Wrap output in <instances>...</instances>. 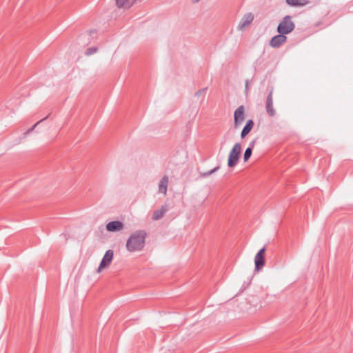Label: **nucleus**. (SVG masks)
<instances>
[{
	"instance_id": "nucleus-16",
	"label": "nucleus",
	"mask_w": 353,
	"mask_h": 353,
	"mask_svg": "<svg viewBox=\"0 0 353 353\" xmlns=\"http://www.w3.org/2000/svg\"><path fill=\"white\" fill-rule=\"evenodd\" d=\"M128 1L129 0H116V3L119 8H124L126 6L129 8L131 6L128 5Z\"/></svg>"
},
{
	"instance_id": "nucleus-19",
	"label": "nucleus",
	"mask_w": 353,
	"mask_h": 353,
	"mask_svg": "<svg viewBox=\"0 0 353 353\" xmlns=\"http://www.w3.org/2000/svg\"><path fill=\"white\" fill-rule=\"evenodd\" d=\"M97 50V48H96V47L89 48L87 49V50L85 52V54L86 55H91L93 53L96 52Z\"/></svg>"
},
{
	"instance_id": "nucleus-2",
	"label": "nucleus",
	"mask_w": 353,
	"mask_h": 353,
	"mask_svg": "<svg viewBox=\"0 0 353 353\" xmlns=\"http://www.w3.org/2000/svg\"><path fill=\"white\" fill-rule=\"evenodd\" d=\"M295 28L294 22L292 21V17L290 15L285 16L280 21L277 26V32L279 34H286L292 32Z\"/></svg>"
},
{
	"instance_id": "nucleus-18",
	"label": "nucleus",
	"mask_w": 353,
	"mask_h": 353,
	"mask_svg": "<svg viewBox=\"0 0 353 353\" xmlns=\"http://www.w3.org/2000/svg\"><path fill=\"white\" fill-rule=\"evenodd\" d=\"M48 116H47L46 118L43 119H41L40 121H39L38 122H37L35 124H34L30 128H29L26 132V134H29L30 133L34 128L35 127L41 122H42L43 120H45Z\"/></svg>"
},
{
	"instance_id": "nucleus-13",
	"label": "nucleus",
	"mask_w": 353,
	"mask_h": 353,
	"mask_svg": "<svg viewBox=\"0 0 353 353\" xmlns=\"http://www.w3.org/2000/svg\"><path fill=\"white\" fill-rule=\"evenodd\" d=\"M253 126H254V121L252 119L248 120L245 126L243 127V128L241 131V137L242 139L245 137L250 133V132L252 130Z\"/></svg>"
},
{
	"instance_id": "nucleus-11",
	"label": "nucleus",
	"mask_w": 353,
	"mask_h": 353,
	"mask_svg": "<svg viewBox=\"0 0 353 353\" xmlns=\"http://www.w3.org/2000/svg\"><path fill=\"white\" fill-rule=\"evenodd\" d=\"M168 185V177L163 176L159 183V192L166 195Z\"/></svg>"
},
{
	"instance_id": "nucleus-12",
	"label": "nucleus",
	"mask_w": 353,
	"mask_h": 353,
	"mask_svg": "<svg viewBox=\"0 0 353 353\" xmlns=\"http://www.w3.org/2000/svg\"><path fill=\"white\" fill-rule=\"evenodd\" d=\"M168 210V208L166 205H162L160 209L154 211L152 214V219L157 221L162 219Z\"/></svg>"
},
{
	"instance_id": "nucleus-21",
	"label": "nucleus",
	"mask_w": 353,
	"mask_h": 353,
	"mask_svg": "<svg viewBox=\"0 0 353 353\" xmlns=\"http://www.w3.org/2000/svg\"><path fill=\"white\" fill-rule=\"evenodd\" d=\"M249 85H250L249 80H246L245 81V90H246V91H248L249 90V88H250Z\"/></svg>"
},
{
	"instance_id": "nucleus-20",
	"label": "nucleus",
	"mask_w": 353,
	"mask_h": 353,
	"mask_svg": "<svg viewBox=\"0 0 353 353\" xmlns=\"http://www.w3.org/2000/svg\"><path fill=\"white\" fill-rule=\"evenodd\" d=\"M208 90V88H202L199 90H198L196 93H195V96L199 97H200L203 92H204L205 91H206Z\"/></svg>"
},
{
	"instance_id": "nucleus-1",
	"label": "nucleus",
	"mask_w": 353,
	"mask_h": 353,
	"mask_svg": "<svg viewBox=\"0 0 353 353\" xmlns=\"http://www.w3.org/2000/svg\"><path fill=\"white\" fill-rule=\"evenodd\" d=\"M146 232L138 230L131 234L126 242V248L129 252L141 251L145 246Z\"/></svg>"
},
{
	"instance_id": "nucleus-17",
	"label": "nucleus",
	"mask_w": 353,
	"mask_h": 353,
	"mask_svg": "<svg viewBox=\"0 0 353 353\" xmlns=\"http://www.w3.org/2000/svg\"><path fill=\"white\" fill-rule=\"evenodd\" d=\"M252 153V150L251 148H247L244 154H243V160L244 161H247L251 157Z\"/></svg>"
},
{
	"instance_id": "nucleus-9",
	"label": "nucleus",
	"mask_w": 353,
	"mask_h": 353,
	"mask_svg": "<svg viewBox=\"0 0 353 353\" xmlns=\"http://www.w3.org/2000/svg\"><path fill=\"white\" fill-rule=\"evenodd\" d=\"M106 230L108 232H117L123 229V223L120 221H112L106 224Z\"/></svg>"
},
{
	"instance_id": "nucleus-24",
	"label": "nucleus",
	"mask_w": 353,
	"mask_h": 353,
	"mask_svg": "<svg viewBox=\"0 0 353 353\" xmlns=\"http://www.w3.org/2000/svg\"><path fill=\"white\" fill-rule=\"evenodd\" d=\"M199 1H200V0H194V1L195 3H196V2Z\"/></svg>"
},
{
	"instance_id": "nucleus-22",
	"label": "nucleus",
	"mask_w": 353,
	"mask_h": 353,
	"mask_svg": "<svg viewBox=\"0 0 353 353\" xmlns=\"http://www.w3.org/2000/svg\"><path fill=\"white\" fill-rule=\"evenodd\" d=\"M254 144H255V141H252L250 143V145L248 148H251L252 150L253 149L254 146Z\"/></svg>"
},
{
	"instance_id": "nucleus-3",
	"label": "nucleus",
	"mask_w": 353,
	"mask_h": 353,
	"mask_svg": "<svg viewBox=\"0 0 353 353\" xmlns=\"http://www.w3.org/2000/svg\"><path fill=\"white\" fill-rule=\"evenodd\" d=\"M241 152V144L239 143H235L229 154L228 159V167L232 168L236 165L240 157Z\"/></svg>"
},
{
	"instance_id": "nucleus-23",
	"label": "nucleus",
	"mask_w": 353,
	"mask_h": 353,
	"mask_svg": "<svg viewBox=\"0 0 353 353\" xmlns=\"http://www.w3.org/2000/svg\"><path fill=\"white\" fill-rule=\"evenodd\" d=\"M93 32H94V31H93V30H90V35H92V34Z\"/></svg>"
},
{
	"instance_id": "nucleus-15",
	"label": "nucleus",
	"mask_w": 353,
	"mask_h": 353,
	"mask_svg": "<svg viewBox=\"0 0 353 353\" xmlns=\"http://www.w3.org/2000/svg\"><path fill=\"white\" fill-rule=\"evenodd\" d=\"M219 169H220V165H218L208 172H200V176H201L203 178H206V177L209 176L210 175H211L212 174L218 171Z\"/></svg>"
},
{
	"instance_id": "nucleus-6",
	"label": "nucleus",
	"mask_w": 353,
	"mask_h": 353,
	"mask_svg": "<svg viewBox=\"0 0 353 353\" xmlns=\"http://www.w3.org/2000/svg\"><path fill=\"white\" fill-rule=\"evenodd\" d=\"M265 108H266V112L270 117H273L275 116L276 111L273 108V88H271V90H270V92L267 96L266 103H265Z\"/></svg>"
},
{
	"instance_id": "nucleus-14",
	"label": "nucleus",
	"mask_w": 353,
	"mask_h": 353,
	"mask_svg": "<svg viewBox=\"0 0 353 353\" xmlns=\"http://www.w3.org/2000/svg\"><path fill=\"white\" fill-rule=\"evenodd\" d=\"M286 3L290 6H304L308 3L307 0H285Z\"/></svg>"
},
{
	"instance_id": "nucleus-10",
	"label": "nucleus",
	"mask_w": 353,
	"mask_h": 353,
	"mask_svg": "<svg viewBox=\"0 0 353 353\" xmlns=\"http://www.w3.org/2000/svg\"><path fill=\"white\" fill-rule=\"evenodd\" d=\"M254 20V15L252 13L245 14L239 24V29L241 30L248 26Z\"/></svg>"
},
{
	"instance_id": "nucleus-8",
	"label": "nucleus",
	"mask_w": 353,
	"mask_h": 353,
	"mask_svg": "<svg viewBox=\"0 0 353 353\" xmlns=\"http://www.w3.org/2000/svg\"><path fill=\"white\" fill-rule=\"evenodd\" d=\"M287 41V37L284 34H279L274 36L270 41V46L272 48H279L282 44Z\"/></svg>"
},
{
	"instance_id": "nucleus-7",
	"label": "nucleus",
	"mask_w": 353,
	"mask_h": 353,
	"mask_svg": "<svg viewBox=\"0 0 353 353\" xmlns=\"http://www.w3.org/2000/svg\"><path fill=\"white\" fill-rule=\"evenodd\" d=\"M245 119L244 114V107L240 105L235 111L234 114V125L235 128L239 127Z\"/></svg>"
},
{
	"instance_id": "nucleus-5",
	"label": "nucleus",
	"mask_w": 353,
	"mask_h": 353,
	"mask_svg": "<svg viewBox=\"0 0 353 353\" xmlns=\"http://www.w3.org/2000/svg\"><path fill=\"white\" fill-rule=\"evenodd\" d=\"M113 256H114L113 250H107L105 252L100 264H99V266L97 272H100L102 269L108 268L110 265V263L113 259Z\"/></svg>"
},
{
	"instance_id": "nucleus-4",
	"label": "nucleus",
	"mask_w": 353,
	"mask_h": 353,
	"mask_svg": "<svg viewBox=\"0 0 353 353\" xmlns=\"http://www.w3.org/2000/svg\"><path fill=\"white\" fill-rule=\"evenodd\" d=\"M265 248L263 247L259 250L254 257L255 270L259 271L265 265Z\"/></svg>"
}]
</instances>
